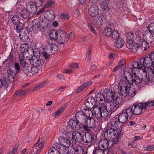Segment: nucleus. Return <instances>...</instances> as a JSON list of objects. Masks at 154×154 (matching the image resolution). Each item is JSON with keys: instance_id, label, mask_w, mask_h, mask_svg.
I'll use <instances>...</instances> for the list:
<instances>
[{"instance_id": "f257e3e1", "label": "nucleus", "mask_w": 154, "mask_h": 154, "mask_svg": "<svg viewBox=\"0 0 154 154\" xmlns=\"http://www.w3.org/2000/svg\"><path fill=\"white\" fill-rule=\"evenodd\" d=\"M134 69H131L132 74L126 72L123 74L124 79L131 87L132 85H137L140 83L142 80V78L138 75L134 70Z\"/></svg>"}, {"instance_id": "f03ea898", "label": "nucleus", "mask_w": 154, "mask_h": 154, "mask_svg": "<svg viewBox=\"0 0 154 154\" xmlns=\"http://www.w3.org/2000/svg\"><path fill=\"white\" fill-rule=\"evenodd\" d=\"M75 117L76 120L80 122L82 125V128L85 131L88 132L91 131V128L93 127L94 123H91V121L89 123L87 122V120L85 119L82 111L77 112L75 114Z\"/></svg>"}, {"instance_id": "7ed1b4c3", "label": "nucleus", "mask_w": 154, "mask_h": 154, "mask_svg": "<svg viewBox=\"0 0 154 154\" xmlns=\"http://www.w3.org/2000/svg\"><path fill=\"white\" fill-rule=\"evenodd\" d=\"M109 114L107 110L102 107H94L92 111L91 116L92 119L94 118L97 119H100L101 118H105L107 117Z\"/></svg>"}, {"instance_id": "20e7f679", "label": "nucleus", "mask_w": 154, "mask_h": 154, "mask_svg": "<svg viewBox=\"0 0 154 154\" xmlns=\"http://www.w3.org/2000/svg\"><path fill=\"white\" fill-rule=\"evenodd\" d=\"M30 60L31 64L38 67L44 66L47 63L46 60L43 59H41L40 57L38 55H33Z\"/></svg>"}, {"instance_id": "39448f33", "label": "nucleus", "mask_w": 154, "mask_h": 154, "mask_svg": "<svg viewBox=\"0 0 154 154\" xmlns=\"http://www.w3.org/2000/svg\"><path fill=\"white\" fill-rule=\"evenodd\" d=\"M69 40V37L64 31L61 30L59 32L58 36L57 39V42L60 44L66 45L67 44Z\"/></svg>"}, {"instance_id": "423d86ee", "label": "nucleus", "mask_w": 154, "mask_h": 154, "mask_svg": "<svg viewBox=\"0 0 154 154\" xmlns=\"http://www.w3.org/2000/svg\"><path fill=\"white\" fill-rule=\"evenodd\" d=\"M120 91L121 94L123 96L125 97L127 96L128 94V91L129 88H130L131 86L129 85L126 81L122 79L120 81Z\"/></svg>"}, {"instance_id": "0eeeda50", "label": "nucleus", "mask_w": 154, "mask_h": 154, "mask_svg": "<svg viewBox=\"0 0 154 154\" xmlns=\"http://www.w3.org/2000/svg\"><path fill=\"white\" fill-rule=\"evenodd\" d=\"M82 135L80 132L76 131L72 132L71 137L69 139L72 142V143H76V142H80L82 139Z\"/></svg>"}, {"instance_id": "6e6552de", "label": "nucleus", "mask_w": 154, "mask_h": 154, "mask_svg": "<svg viewBox=\"0 0 154 154\" xmlns=\"http://www.w3.org/2000/svg\"><path fill=\"white\" fill-rule=\"evenodd\" d=\"M85 119L87 120V122L88 123L91 121V122L94 123L93 127L95 126V122L94 119H92V116H91L92 114V111L88 109H85L82 111Z\"/></svg>"}, {"instance_id": "1a4fd4ad", "label": "nucleus", "mask_w": 154, "mask_h": 154, "mask_svg": "<svg viewBox=\"0 0 154 154\" xmlns=\"http://www.w3.org/2000/svg\"><path fill=\"white\" fill-rule=\"evenodd\" d=\"M134 114L138 115L142 112L143 109H144L143 103H139L134 104L132 106Z\"/></svg>"}, {"instance_id": "9d476101", "label": "nucleus", "mask_w": 154, "mask_h": 154, "mask_svg": "<svg viewBox=\"0 0 154 154\" xmlns=\"http://www.w3.org/2000/svg\"><path fill=\"white\" fill-rule=\"evenodd\" d=\"M68 123L69 125L71 127V129L74 131L79 130L81 128H82V125L80 123V122L77 120L70 119Z\"/></svg>"}, {"instance_id": "9b49d317", "label": "nucleus", "mask_w": 154, "mask_h": 154, "mask_svg": "<svg viewBox=\"0 0 154 154\" xmlns=\"http://www.w3.org/2000/svg\"><path fill=\"white\" fill-rule=\"evenodd\" d=\"M53 147L56 151L57 150V152L60 153L62 154L66 153V148L59 142L58 143L56 142H54L53 144Z\"/></svg>"}, {"instance_id": "f8f14e48", "label": "nucleus", "mask_w": 154, "mask_h": 154, "mask_svg": "<svg viewBox=\"0 0 154 154\" xmlns=\"http://www.w3.org/2000/svg\"><path fill=\"white\" fill-rule=\"evenodd\" d=\"M103 94L104 97V100H109L110 99H113V97L115 95L112 90L111 89H106L103 91Z\"/></svg>"}, {"instance_id": "ddd939ff", "label": "nucleus", "mask_w": 154, "mask_h": 154, "mask_svg": "<svg viewBox=\"0 0 154 154\" xmlns=\"http://www.w3.org/2000/svg\"><path fill=\"white\" fill-rule=\"evenodd\" d=\"M106 102L104 106H103V108L106 109L108 111L113 112L116 109V107H115L114 103L112 102V99L105 101Z\"/></svg>"}, {"instance_id": "4468645a", "label": "nucleus", "mask_w": 154, "mask_h": 154, "mask_svg": "<svg viewBox=\"0 0 154 154\" xmlns=\"http://www.w3.org/2000/svg\"><path fill=\"white\" fill-rule=\"evenodd\" d=\"M143 38H145L150 43L154 41V34L148 30L143 32Z\"/></svg>"}, {"instance_id": "2eb2a0df", "label": "nucleus", "mask_w": 154, "mask_h": 154, "mask_svg": "<svg viewBox=\"0 0 154 154\" xmlns=\"http://www.w3.org/2000/svg\"><path fill=\"white\" fill-rule=\"evenodd\" d=\"M26 9L30 14H34L37 10V7L32 2H28L26 5Z\"/></svg>"}, {"instance_id": "dca6fc26", "label": "nucleus", "mask_w": 154, "mask_h": 154, "mask_svg": "<svg viewBox=\"0 0 154 154\" xmlns=\"http://www.w3.org/2000/svg\"><path fill=\"white\" fill-rule=\"evenodd\" d=\"M117 116H118L116 117L118 120L122 123H124L126 122L128 119L127 115H126V113H125L123 110L117 114Z\"/></svg>"}, {"instance_id": "f3484780", "label": "nucleus", "mask_w": 154, "mask_h": 154, "mask_svg": "<svg viewBox=\"0 0 154 154\" xmlns=\"http://www.w3.org/2000/svg\"><path fill=\"white\" fill-rule=\"evenodd\" d=\"M95 100L94 97H88L87 101L85 103V105L88 109H91L93 108L95 105Z\"/></svg>"}, {"instance_id": "a211bd4d", "label": "nucleus", "mask_w": 154, "mask_h": 154, "mask_svg": "<svg viewBox=\"0 0 154 154\" xmlns=\"http://www.w3.org/2000/svg\"><path fill=\"white\" fill-rule=\"evenodd\" d=\"M58 140L60 143L63 145L66 148H68L72 143L71 140L69 139H67L63 137H60L58 138Z\"/></svg>"}, {"instance_id": "6ab92c4d", "label": "nucleus", "mask_w": 154, "mask_h": 154, "mask_svg": "<svg viewBox=\"0 0 154 154\" xmlns=\"http://www.w3.org/2000/svg\"><path fill=\"white\" fill-rule=\"evenodd\" d=\"M110 143L106 139H102L99 142L98 147L104 151L107 149Z\"/></svg>"}, {"instance_id": "aec40b11", "label": "nucleus", "mask_w": 154, "mask_h": 154, "mask_svg": "<svg viewBox=\"0 0 154 154\" xmlns=\"http://www.w3.org/2000/svg\"><path fill=\"white\" fill-rule=\"evenodd\" d=\"M140 37L137 36L133 32L127 33L126 35V40L127 42H130L132 41H138Z\"/></svg>"}, {"instance_id": "412c9836", "label": "nucleus", "mask_w": 154, "mask_h": 154, "mask_svg": "<svg viewBox=\"0 0 154 154\" xmlns=\"http://www.w3.org/2000/svg\"><path fill=\"white\" fill-rule=\"evenodd\" d=\"M116 130L110 128L107 129L104 133L105 135H107L108 138L110 139H113L116 137Z\"/></svg>"}, {"instance_id": "4be33fe9", "label": "nucleus", "mask_w": 154, "mask_h": 154, "mask_svg": "<svg viewBox=\"0 0 154 154\" xmlns=\"http://www.w3.org/2000/svg\"><path fill=\"white\" fill-rule=\"evenodd\" d=\"M126 46L129 49L132 50L134 51H136L139 47L138 44L134 41L127 42Z\"/></svg>"}, {"instance_id": "5701e85b", "label": "nucleus", "mask_w": 154, "mask_h": 154, "mask_svg": "<svg viewBox=\"0 0 154 154\" xmlns=\"http://www.w3.org/2000/svg\"><path fill=\"white\" fill-rule=\"evenodd\" d=\"M99 13V9L97 6L93 5L91 6L89 10V14L91 17H96Z\"/></svg>"}, {"instance_id": "b1692460", "label": "nucleus", "mask_w": 154, "mask_h": 154, "mask_svg": "<svg viewBox=\"0 0 154 154\" xmlns=\"http://www.w3.org/2000/svg\"><path fill=\"white\" fill-rule=\"evenodd\" d=\"M19 34L21 40L23 42H26L29 38V33L28 30L25 29L20 32Z\"/></svg>"}, {"instance_id": "393cba45", "label": "nucleus", "mask_w": 154, "mask_h": 154, "mask_svg": "<svg viewBox=\"0 0 154 154\" xmlns=\"http://www.w3.org/2000/svg\"><path fill=\"white\" fill-rule=\"evenodd\" d=\"M94 139V137L89 132H87L85 133V138L82 137V140L84 142L89 143H91Z\"/></svg>"}, {"instance_id": "a878e982", "label": "nucleus", "mask_w": 154, "mask_h": 154, "mask_svg": "<svg viewBox=\"0 0 154 154\" xmlns=\"http://www.w3.org/2000/svg\"><path fill=\"white\" fill-rule=\"evenodd\" d=\"M140 46H141L142 48H144V50H147L148 48L149 47L148 43H149L147 41H145L144 38H141L140 37L138 41Z\"/></svg>"}, {"instance_id": "bb28decb", "label": "nucleus", "mask_w": 154, "mask_h": 154, "mask_svg": "<svg viewBox=\"0 0 154 154\" xmlns=\"http://www.w3.org/2000/svg\"><path fill=\"white\" fill-rule=\"evenodd\" d=\"M115 40H116V41L114 43V45L116 48H120L123 46L124 41L122 38L119 36Z\"/></svg>"}, {"instance_id": "cd10ccee", "label": "nucleus", "mask_w": 154, "mask_h": 154, "mask_svg": "<svg viewBox=\"0 0 154 154\" xmlns=\"http://www.w3.org/2000/svg\"><path fill=\"white\" fill-rule=\"evenodd\" d=\"M46 48H47L50 51L49 53L51 54H53L57 53L59 49L58 46L56 44L53 45L51 46L49 45H47Z\"/></svg>"}, {"instance_id": "c85d7f7f", "label": "nucleus", "mask_w": 154, "mask_h": 154, "mask_svg": "<svg viewBox=\"0 0 154 154\" xmlns=\"http://www.w3.org/2000/svg\"><path fill=\"white\" fill-rule=\"evenodd\" d=\"M94 17V19L92 21L93 23L96 27H100L103 24V21L102 18L99 16Z\"/></svg>"}, {"instance_id": "c756f323", "label": "nucleus", "mask_w": 154, "mask_h": 154, "mask_svg": "<svg viewBox=\"0 0 154 154\" xmlns=\"http://www.w3.org/2000/svg\"><path fill=\"white\" fill-rule=\"evenodd\" d=\"M120 122L118 120L117 117L114 118L111 121L110 123L111 128L116 130L118 128V125L119 124Z\"/></svg>"}, {"instance_id": "7c9ffc66", "label": "nucleus", "mask_w": 154, "mask_h": 154, "mask_svg": "<svg viewBox=\"0 0 154 154\" xmlns=\"http://www.w3.org/2000/svg\"><path fill=\"white\" fill-rule=\"evenodd\" d=\"M73 151L72 152L74 154H82L84 152V148L81 146H73Z\"/></svg>"}, {"instance_id": "2f4dec72", "label": "nucleus", "mask_w": 154, "mask_h": 154, "mask_svg": "<svg viewBox=\"0 0 154 154\" xmlns=\"http://www.w3.org/2000/svg\"><path fill=\"white\" fill-rule=\"evenodd\" d=\"M131 66L132 67L131 68H130V71L131 72V69H134V70L136 69H141L142 70L143 69L142 65L141 63H140V62L135 61L131 63Z\"/></svg>"}, {"instance_id": "473e14b6", "label": "nucleus", "mask_w": 154, "mask_h": 154, "mask_svg": "<svg viewBox=\"0 0 154 154\" xmlns=\"http://www.w3.org/2000/svg\"><path fill=\"white\" fill-rule=\"evenodd\" d=\"M61 30H59L57 31L56 30H53L50 31L49 33V35L50 37L52 39H57V37L58 36L59 32H60Z\"/></svg>"}, {"instance_id": "72a5a7b5", "label": "nucleus", "mask_w": 154, "mask_h": 154, "mask_svg": "<svg viewBox=\"0 0 154 154\" xmlns=\"http://www.w3.org/2000/svg\"><path fill=\"white\" fill-rule=\"evenodd\" d=\"M23 24L20 22H19L18 23L14 25V28L18 33L20 32L21 31H23Z\"/></svg>"}, {"instance_id": "f704fd0d", "label": "nucleus", "mask_w": 154, "mask_h": 154, "mask_svg": "<svg viewBox=\"0 0 154 154\" xmlns=\"http://www.w3.org/2000/svg\"><path fill=\"white\" fill-rule=\"evenodd\" d=\"M113 98L112 100L116 105L119 106L122 104L123 101L121 96L117 97L115 95Z\"/></svg>"}, {"instance_id": "c9c22d12", "label": "nucleus", "mask_w": 154, "mask_h": 154, "mask_svg": "<svg viewBox=\"0 0 154 154\" xmlns=\"http://www.w3.org/2000/svg\"><path fill=\"white\" fill-rule=\"evenodd\" d=\"M29 46L27 43L22 44L20 47V51L21 54H24L25 53L28 52Z\"/></svg>"}, {"instance_id": "e433bc0d", "label": "nucleus", "mask_w": 154, "mask_h": 154, "mask_svg": "<svg viewBox=\"0 0 154 154\" xmlns=\"http://www.w3.org/2000/svg\"><path fill=\"white\" fill-rule=\"evenodd\" d=\"M30 13L26 8L23 9L20 12L21 16L24 19H27L28 18Z\"/></svg>"}, {"instance_id": "4c0bfd02", "label": "nucleus", "mask_w": 154, "mask_h": 154, "mask_svg": "<svg viewBox=\"0 0 154 154\" xmlns=\"http://www.w3.org/2000/svg\"><path fill=\"white\" fill-rule=\"evenodd\" d=\"M7 73L9 79L11 80L12 79L13 81L17 73L14 70L10 69L8 70Z\"/></svg>"}, {"instance_id": "58836bf2", "label": "nucleus", "mask_w": 154, "mask_h": 154, "mask_svg": "<svg viewBox=\"0 0 154 154\" xmlns=\"http://www.w3.org/2000/svg\"><path fill=\"white\" fill-rule=\"evenodd\" d=\"M112 29L108 27H105L103 31L104 35L107 38H109L111 36V34L112 32Z\"/></svg>"}, {"instance_id": "ea45409f", "label": "nucleus", "mask_w": 154, "mask_h": 154, "mask_svg": "<svg viewBox=\"0 0 154 154\" xmlns=\"http://www.w3.org/2000/svg\"><path fill=\"white\" fill-rule=\"evenodd\" d=\"M19 60L20 63L23 67L26 66V59H25L24 54H20L19 55Z\"/></svg>"}, {"instance_id": "a19ab883", "label": "nucleus", "mask_w": 154, "mask_h": 154, "mask_svg": "<svg viewBox=\"0 0 154 154\" xmlns=\"http://www.w3.org/2000/svg\"><path fill=\"white\" fill-rule=\"evenodd\" d=\"M126 113V115H127L128 117L131 118L132 117L133 114H134V112L133 111V109H132V107L131 108H128L127 109H125L123 110Z\"/></svg>"}, {"instance_id": "79ce46f5", "label": "nucleus", "mask_w": 154, "mask_h": 154, "mask_svg": "<svg viewBox=\"0 0 154 154\" xmlns=\"http://www.w3.org/2000/svg\"><path fill=\"white\" fill-rule=\"evenodd\" d=\"M119 33L117 30L115 29H112V32L111 34L110 37H111L113 40H115L119 37Z\"/></svg>"}, {"instance_id": "37998d69", "label": "nucleus", "mask_w": 154, "mask_h": 154, "mask_svg": "<svg viewBox=\"0 0 154 154\" xmlns=\"http://www.w3.org/2000/svg\"><path fill=\"white\" fill-rule=\"evenodd\" d=\"M36 145L34 144L32 147L29 149L30 153H32L34 152H35L34 153H39L40 151L38 149V147Z\"/></svg>"}, {"instance_id": "c03bdc74", "label": "nucleus", "mask_w": 154, "mask_h": 154, "mask_svg": "<svg viewBox=\"0 0 154 154\" xmlns=\"http://www.w3.org/2000/svg\"><path fill=\"white\" fill-rule=\"evenodd\" d=\"M144 109H146L147 106L150 107L154 106V100L150 101H148L147 102L143 103Z\"/></svg>"}, {"instance_id": "a18cd8bd", "label": "nucleus", "mask_w": 154, "mask_h": 154, "mask_svg": "<svg viewBox=\"0 0 154 154\" xmlns=\"http://www.w3.org/2000/svg\"><path fill=\"white\" fill-rule=\"evenodd\" d=\"M137 92L136 91L135 89L131 88V87H130V88H128V95L130 97H133L135 95Z\"/></svg>"}, {"instance_id": "49530a36", "label": "nucleus", "mask_w": 154, "mask_h": 154, "mask_svg": "<svg viewBox=\"0 0 154 154\" xmlns=\"http://www.w3.org/2000/svg\"><path fill=\"white\" fill-rule=\"evenodd\" d=\"M104 151L103 150L99 147H95L93 151V154H103Z\"/></svg>"}, {"instance_id": "de8ad7c7", "label": "nucleus", "mask_w": 154, "mask_h": 154, "mask_svg": "<svg viewBox=\"0 0 154 154\" xmlns=\"http://www.w3.org/2000/svg\"><path fill=\"white\" fill-rule=\"evenodd\" d=\"M111 141H112V142H110L111 143V145L112 147H113L115 146V145L118 144L120 141V139H119V138H116V137L114 138L113 139H111Z\"/></svg>"}, {"instance_id": "09e8293b", "label": "nucleus", "mask_w": 154, "mask_h": 154, "mask_svg": "<svg viewBox=\"0 0 154 154\" xmlns=\"http://www.w3.org/2000/svg\"><path fill=\"white\" fill-rule=\"evenodd\" d=\"M19 146V144H16L14 146H13L12 151H10L7 154H15L17 152Z\"/></svg>"}, {"instance_id": "8fccbe9b", "label": "nucleus", "mask_w": 154, "mask_h": 154, "mask_svg": "<svg viewBox=\"0 0 154 154\" xmlns=\"http://www.w3.org/2000/svg\"><path fill=\"white\" fill-rule=\"evenodd\" d=\"M103 94L101 95L100 93L99 92L97 93L96 94V102H99L100 101H103V98L104 99V97Z\"/></svg>"}, {"instance_id": "3c124183", "label": "nucleus", "mask_w": 154, "mask_h": 154, "mask_svg": "<svg viewBox=\"0 0 154 154\" xmlns=\"http://www.w3.org/2000/svg\"><path fill=\"white\" fill-rule=\"evenodd\" d=\"M23 71L26 75H28L31 72V66L26 65L23 67Z\"/></svg>"}, {"instance_id": "603ef678", "label": "nucleus", "mask_w": 154, "mask_h": 154, "mask_svg": "<svg viewBox=\"0 0 154 154\" xmlns=\"http://www.w3.org/2000/svg\"><path fill=\"white\" fill-rule=\"evenodd\" d=\"M119 67V69L121 70H123L126 67L125 62V60L120 61L118 65Z\"/></svg>"}, {"instance_id": "864d4df0", "label": "nucleus", "mask_w": 154, "mask_h": 154, "mask_svg": "<svg viewBox=\"0 0 154 154\" xmlns=\"http://www.w3.org/2000/svg\"><path fill=\"white\" fill-rule=\"evenodd\" d=\"M11 20L12 23L14 24L18 23L20 20V17L19 16L14 15L11 18Z\"/></svg>"}, {"instance_id": "5fc2aeb1", "label": "nucleus", "mask_w": 154, "mask_h": 154, "mask_svg": "<svg viewBox=\"0 0 154 154\" xmlns=\"http://www.w3.org/2000/svg\"><path fill=\"white\" fill-rule=\"evenodd\" d=\"M65 109V106H63L60 107L57 111L55 112V113L54 114V116L56 117L57 116L63 112Z\"/></svg>"}, {"instance_id": "6e6d98bb", "label": "nucleus", "mask_w": 154, "mask_h": 154, "mask_svg": "<svg viewBox=\"0 0 154 154\" xmlns=\"http://www.w3.org/2000/svg\"><path fill=\"white\" fill-rule=\"evenodd\" d=\"M7 85V83L6 79L2 78V79H0V88L3 86L6 87Z\"/></svg>"}, {"instance_id": "4d7b16f0", "label": "nucleus", "mask_w": 154, "mask_h": 154, "mask_svg": "<svg viewBox=\"0 0 154 154\" xmlns=\"http://www.w3.org/2000/svg\"><path fill=\"white\" fill-rule=\"evenodd\" d=\"M148 30L152 32L154 34V23L149 24L147 27Z\"/></svg>"}, {"instance_id": "13d9d810", "label": "nucleus", "mask_w": 154, "mask_h": 154, "mask_svg": "<svg viewBox=\"0 0 154 154\" xmlns=\"http://www.w3.org/2000/svg\"><path fill=\"white\" fill-rule=\"evenodd\" d=\"M27 92V91L25 90H19L17 91L15 93L18 96H23L25 95Z\"/></svg>"}, {"instance_id": "bf43d9fd", "label": "nucleus", "mask_w": 154, "mask_h": 154, "mask_svg": "<svg viewBox=\"0 0 154 154\" xmlns=\"http://www.w3.org/2000/svg\"><path fill=\"white\" fill-rule=\"evenodd\" d=\"M34 3L37 7L42 6L43 4L45 3L42 0H34Z\"/></svg>"}, {"instance_id": "052dcab7", "label": "nucleus", "mask_w": 154, "mask_h": 154, "mask_svg": "<svg viewBox=\"0 0 154 154\" xmlns=\"http://www.w3.org/2000/svg\"><path fill=\"white\" fill-rule=\"evenodd\" d=\"M31 70L30 73H32V74H35L37 73L38 71V67L35 66L31 67Z\"/></svg>"}, {"instance_id": "680f3d73", "label": "nucleus", "mask_w": 154, "mask_h": 154, "mask_svg": "<svg viewBox=\"0 0 154 154\" xmlns=\"http://www.w3.org/2000/svg\"><path fill=\"white\" fill-rule=\"evenodd\" d=\"M88 26L90 28V29L91 30V31L95 35H97V33L96 32V31L94 27H93L92 24L90 23H88Z\"/></svg>"}, {"instance_id": "e2e57ef3", "label": "nucleus", "mask_w": 154, "mask_h": 154, "mask_svg": "<svg viewBox=\"0 0 154 154\" xmlns=\"http://www.w3.org/2000/svg\"><path fill=\"white\" fill-rule=\"evenodd\" d=\"M119 131L117 132V134L116 136V137L119 138V139H120V137L124 134V132L122 129H120V128H119Z\"/></svg>"}, {"instance_id": "0e129e2a", "label": "nucleus", "mask_w": 154, "mask_h": 154, "mask_svg": "<svg viewBox=\"0 0 154 154\" xmlns=\"http://www.w3.org/2000/svg\"><path fill=\"white\" fill-rule=\"evenodd\" d=\"M42 56L45 58V60H47L49 58L50 56V55L47 52L45 51H43L42 52Z\"/></svg>"}, {"instance_id": "69168bd1", "label": "nucleus", "mask_w": 154, "mask_h": 154, "mask_svg": "<svg viewBox=\"0 0 154 154\" xmlns=\"http://www.w3.org/2000/svg\"><path fill=\"white\" fill-rule=\"evenodd\" d=\"M14 60V57L12 54H10L8 57L7 59L5 60V62H12Z\"/></svg>"}, {"instance_id": "338daca9", "label": "nucleus", "mask_w": 154, "mask_h": 154, "mask_svg": "<svg viewBox=\"0 0 154 154\" xmlns=\"http://www.w3.org/2000/svg\"><path fill=\"white\" fill-rule=\"evenodd\" d=\"M14 66L17 73H19L21 72L20 70V66L18 63H15L14 64Z\"/></svg>"}, {"instance_id": "774afa93", "label": "nucleus", "mask_w": 154, "mask_h": 154, "mask_svg": "<svg viewBox=\"0 0 154 154\" xmlns=\"http://www.w3.org/2000/svg\"><path fill=\"white\" fill-rule=\"evenodd\" d=\"M92 83V82L91 81H90L88 82L84 83L82 85V87L84 89L86 87L91 85Z\"/></svg>"}]
</instances>
